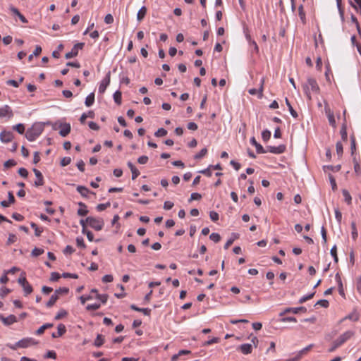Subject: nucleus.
<instances>
[{
    "label": "nucleus",
    "mask_w": 361,
    "mask_h": 361,
    "mask_svg": "<svg viewBox=\"0 0 361 361\" xmlns=\"http://www.w3.org/2000/svg\"><path fill=\"white\" fill-rule=\"evenodd\" d=\"M59 298V296L56 295V294H53L50 299L49 300V301L47 302L46 305L47 307H51V306H53L55 302H56V300H58Z\"/></svg>",
    "instance_id": "72a5a7b5"
},
{
    "label": "nucleus",
    "mask_w": 361,
    "mask_h": 361,
    "mask_svg": "<svg viewBox=\"0 0 361 361\" xmlns=\"http://www.w3.org/2000/svg\"><path fill=\"white\" fill-rule=\"evenodd\" d=\"M245 38L247 40L249 45H254V51L255 53H258L259 48H258V46H257L256 42L255 40L252 39L251 36L248 33H247L245 35Z\"/></svg>",
    "instance_id": "4be33fe9"
},
{
    "label": "nucleus",
    "mask_w": 361,
    "mask_h": 361,
    "mask_svg": "<svg viewBox=\"0 0 361 361\" xmlns=\"http://www.w3.org/2000/svg\"><path fill=\"white\" fill-rule=\"evenodd\" d=\"M298 15H299V17H300L301 21L303 23H305V22H306V17H305V13L304 11V8H303V6L302 5H300L298 7Z\"/></svg>",
    "instance_id": "7c9ffc66"
},
{
    "label": "nucleus",
    "mask_w": 361,
    "mask_h": 361,
    "mask_svg": "<svg viewBox=\"0 0 361 361\" xmlns=\"http://www.w3.org/2000/svg\"><path fill=\"white\" fill-rule=\"evenodd\" d=\"M53 326V324H50V323H47V324H43L42 326H41L36 331V334L37 335H41L44 333V331L49 329V328H51Z\"/></svg>",
    "instance_id": "cd10ccee"
},
{
    "label": "nucleus",
    "mask_w": 361,
    "mask_h": 361,
    "mask_svg": "<svg viewBox=\"0 0 361 361\" xmlns=\"http://www.w3.org/2000/svg\"><path fill=\"white\" fill-rule=\"evenodd\" d=\"M57 330H58V331H56L57 334H56V333L52 334L51 336L53 338H57V337L62 336L63 334H65V332L66 331V326L62 324H60L58 325Z\"/></svg>",
    "instance_id": "aec40b11"
},
{
    "label": "nucleus",
    "mask_w": 361,
    "mask_h": 361,
    "mask_svg": "<svg viewBox=\"0 0 361 361\" xmlns=\"http://www.w3.org/2000/svg\"><path fill=\"white\" fill-rule=\"evenodd\" d=\"M71 162V157H63L61 160V165L62 166H68Z\"/></svg>",
    "instance_id": "e2e57ef3"
},
{
    "label": "nucleus",
    "mask_w": 361,
    "mask_h": 361,
    "mask_svg": "<svg viewBox=\"0 0 361 361\" xmlns=\"http://www.w3.org/2000/svg\"><path fill=\"white\" fill-rule=\"evenodd\" d=\"M0 320L5 326H10L18 322L17 317L13 314L5 317L2 314H0Z\"/></svg>",
    "instance_id": "6e6552de"
},
{
    "label": "nucleus",
    "mask_w": 361,
    "mask_h": 361,
    "mask_svg": "<svg viewBox=\"0 0 361 361\" xmlns=\"http://www.w3.org/2000/svg\"><path fill=\"white\" fill-rule=\"evenodd\" d=\"M336 153L341 157L343 154V145L341 142H337L336 145Z\"/></svg>",
    "instance_id": "603ef678"
},
{
    "label": "nucleus",
    "mask_w": 361,
    "mask_h": 361,
    "mask_svg": "<svg viewBox=\"0 0 361 361\" xmlns=\"http://www.w3.org/2000/svg\"><path fill=\"white\" fill-rule=\"evenodd\" d=\"M15 165H16V162L13 159L7 160L6 161H5V163L4 164L5 168H10V167L14 166Z\"/></svg>",
    "instance_id": "bf43d9fd"
},
{
    "label": "nucleus",
    "mask_w": 361,
    "mask_h": 361,
    "mask_svg": "<svg viewBox=\"0 0 361 361\" xmlns=\"http://www.w3.org/2000/svg\"><path fill=\"white\" fill-rule=\"evenodd\" d=\"M38 344V342L32 338H24L15 343L13 346H10L11 349H16L17 348H26L32 345Z\"/></svg>",
    "instance_id": "20e7f679"
},
{
    "label": "nucleus",
    "mask_w": 361,
    "mask_h": 361,
    "mask_svg": "<svg viewBox=\"0 0 361 361\" xmlns=\"http://www.w3.org/2000/svg\"><path fill=\"white\" fill-rule=\"evenodd\" d=\"M94 117V113L92 111H89L87 113H83L80 118V121L83 123L87 118H93Z\"/></svg>",
    "instance_id": "b1692460"
},
{
    "label": "nucleus",
    "mask_w": 361,
    "mask_h": 361,
    "mask_svg": "<svg viewBox=\"0 0 361 361\" xmlns=\"http://www.w3.org/2000/svg\"><path fill=\"white\" fill-rule=\"evenodd\" d=\"M351 228H352L351 235H352L353 239L354 240H355L357 238L358 234H357V231L356 225H355V222L351 223Z\"/></svg>",
    "instance_id": "ea45409f"
},
{
    "label": "nucleus",
    "mask_w": 361,
    "mask_h": 361,
    "mask_svg": "<svg viewBox=\"0 0 361 361\" xmlns=\"http://www.w3.org/2000/svg\"><path fill=\"white\" fill-rule=\"evenodd\" d=\"M104 336L101 334H98L95 341H94V345L97 346V347H100L102 345V344L104 343Z\"/></svg>",
    "instance_id": "c9c22d12"
},
{
    "label": "nucleus",
    "mask_w": 361,
    "mask_h": 361,
    "mask_svg": "<svg viewBox=\"0 0 361 361\" xmlns=\"http://www.w3.org/2000/svg\"><path fill=\"white\" fill-rule=\"evenodd\" d=\"M113 279H114L113 276L111 274H106L102 277V281L104 283H110V282L113 281Z\"/></svg>",
    "instance_id": "338daca9"
},
{
    "label": "nucleus",
    "mask_w": 361,
    "mask_h": 361,
    "mask_svg": "<svg viewBox=\"0 0 361 361\" xmlns=\"http://www.w3.org/2000/svg\"><path fill=\"white\" fill-rule=\"evenodd\" d=\"M147 13V8L145 6H142L137 13V19L138 21H141L145 16Z\"/></svg>",
    "instance_id": "5701e85b"
},
{
    "label": "nucleus",
    "mask_w": 361,
    "mask_h": 361,
    "mask_svg": "<svg viewBox=\"0 0 361 361\" xmlns=\"http://www.w3.org/2000/svg\"><path fill=\"white\" fill-rule=\"evenodd\" d=\"M111 205L110 202H108L106 203H104V204H99L97 206V210L98 212H102V211H104V209H106V208L109 207Z\"/></svg>",
    "instance_id": "09e8293b"
},
{
    "label": "nucleus",
    "mask_w": 361,
    "mask_h": 361,
    "mask_svg": "<svg viewBox=\"0 0 361 361\" xmlns=\"http://www.w3.org/2000/svg\"><path fill=\"white\" fill-rule=\"evenodd\" d=\"M44 358H56V353L54 350H49L46 355H44Z\"/></svg>",
    "instance_id": "680f3d73"
},
{
    "label": "nucleus",
    "mask_w": 361,
    "mask_h": 361,
    "mask_svg": "<svg viewBox=\"0 0 361 361\" xmlns=\"http://www.w3.org/2000/svg\"><path fill=\"white\" fill-rule=\"evenodd\" d=\"M264 78H262L260 80V86L258 90L255 88H252L248 90V92L251 95H255L256 94H258V98L261 99L263 97V90H264Z\"/></svg>",
    "instance_id": "9d476101"
},
{
    "label": "nucleus",
    "mask_w": 361,
    "mask_h": 361,
    "mask_svg": "<svg viewBox=\"0 0 361 361\" xmlns=\"http://www.w3.org/2000/svg\"><path fill=\"white\" fill-rule=\"evenodd\" d=\"M360 318V314L359 313L357 312V310H354L351 313H350L349 314H348L347 316H345L342 320H345V319H349V320H352V321H354V322H356Z\"/></svg>",
    "instance_id": "6ab92c4d"
},
{
    "label": "nucleus",
    "mask_w": 361,
    "mask_h": 361,
    "mask_svg": "<svg viewBox=\"0 0 361 361\" xmlns=\"http://www.w3.org/2000/svg\"><path fill=\"white\" fill-rule=\"evenodd\" d=\"M307 309L305 307H288L286 308L283 312L280 313V316H283V314L286 313L292 312L293 314H298L300 312H306Z\"/></svg>",
    "instance_id": "9b49d317"
},
{
    "label": "nucleus",
    "mask_w": 361,
    "mask_h": 361,
    "mask_svg": "<svg viewBox=\"0 0 361 361\" xmlns=\"http://www.w3.org/2000/svg\"><path fill=\"white\" fill-rule=\"evenodd\" d=\"M94 298L92 295H89L87 296L82 295L80 297V300L82 304H85L87 300H90Z\"/></svg>",
    "instance_id": "69168bd1"
},
{
    "label": "nucleus",
    "mask_w": 361,
    "mask_h": 361,
    "mask_svg": "<svg viewBox=\"0 0 361 361\" xmlns=\"http://www.w3.org/2000/svg\"><path fill=\"white\" fill-rule=\"evenodd\" d=\"M209 217L212 221H216L219 220V214L214 211H212L209 213Z\"/></svg>",
    "instance_id": "6e6d98bb"
},
{
    "label": "nucleus",
    "mask_w": 361,
    "mask_h": 361,
    "mask_svg": "<svg viewBox=\"0 0 361 361\" xmlns=\"http://www.w3.org/2000/svg\"><path fill=\"white\" fill-rule=\"evenodd\" d=\"M94 102V94L90 93L87 97L85 98V105L89 107L91 106Z\"/></svg>",
    "instance_id": "bb28decb"
},
{
    "label": "nucleus",
    "mask_w": 361,
    "mask_h": 361,
    "mask_svg": "<svg viewBox=\"0 0 361 361\" xmlns=\"http://www.w3.org/2000/svg\"><path fill=\"white\" fill-rule=\"evenodd\" d=\"M16 240H17V238H16V235L11 233L8 235V240H7L6 243L8 245H9L15 243L16 241Z\"/></svg>",
    "instance_id": "052dcab7"
},
{
    "label": "nucleus",
    "mask_w": 361,
    "mask_h": 361,
    "mask_svg": "<svg viewBox=\"0 0 361 361\" xmlns=\"http://www.w3.org/2000/svg\"><path fill=\"white\" fill-rule=\"evenodd\" d=\"M334 212H335V217H336L338 223L341 224V220H342L341 212H340V210L338 208L335 209Z\"/></svg>",
    "instance_id": "4d7b16f0"
},
{
    "label": "nucleus",
    "mask_w": 361,
    "mask_h": 361,
    "mask_svg": "<svg viewBox=\"0 0 361 361\" xmlns=\"http://www.w3.org/2000/svg\"><path fill=\"white\" fill-rule=\"evenodd\" d=\"M286 104L287 105V106L288 107V110L291 114V116L293 117V118H297L298 117V113L293 109V106H291L290 102L288 101V99L287 98H286Z\"/></svg>",
    "instance_id": "473e14b6"
},
{
    "label": "nucleus",
    "mask_w": 361,
    "mask_h": 361,
    "mask_svg": "<svg viewBox=\"0 0 361 361\" xmlns=\"http://www.w3.org/2000/svg\"><path fill=\"white\" fill-rule=\"evenodd\" d=\"M330 253L331 255V256L334 257V262H338V256H337V247H336V245H334L331 250H330Z\"/></svg>",
    "instance_id": "a18cd8bd"
},
{
    "label": "nucleus",
    "mask_w": 361,
    "mask_h": 361,
    "mask_svg": "<svg viewBox=\"0 0 361 361\" xmlns=\"http://www.w3.org/2000/svg\"><path fill=\"white\" fill-rule=\"evenodd\" d=\"M69 291V289L68 288H59V289H56L55 290V294H56L58 296L59 294H66V293H68Z\"/></svg>",
    "instance_id": "13d9d810"
},
{
    "label": "nucleus",
    "mask_w": 361,
    "mask_h": 361,
    "mask_svg": "<svg viewBox=\"0 0 361 361\" xmlns=\"http://www.w3.org/2000/svg\"><path fill=\"white\" fill-rule=\"evenodd\" d=\"M250 143L255 147L256 151L258 154H264L267 153V151L264 149V147L257 142L255 137L250 138Z\"/></svg>",
    "instance_id": "a211bd4d"
},
{
    "label": "nucleus",
    "mask_w": 361,
    "mask_h": 361,
    "mask_svg": "<svg viewBox=\"0 0 361 361\" xmlns=\"http://www.w3.org/2000/svg\"><path fill=\"white\" fill-rule=\"evenodd\" d=\"M30 226L35 230V235L36 236H40L41 235V234L43 232V228H42L38 227L37 225L35 223H34V222H32L30 224Z\"/></svg>",
    "instance_id": "c85d7f7f"
},
{
    "label": "nucleus",
    "mask_w": 361,
    "mask_h": 361,
    "mask_svg": "<svg viewBox=\"0 0 361 361\" xmlns=\"http://www.w3.org/2000/svg\"><path fill=\"white\" fill-rule=\"evenodd\" d=\"M85 221L92 228L97 231H101L104 226V220L102 218L88 216Z\"/></svg>",
    "instance_id": "39448f33"
},
{
    "label": "nucleus",
    "mask_w": 361,
    "mask_h": 361,
    "mask_svg": "<svg viewBox=\"0 0 361 361\" xmlns=\"http://www.w3.org/2000/svg\"><path fill=\"white\" fill-rule=\"evenodd\" d=\"M43 130L44 125L41 123H36L27 130L25 137L29 141H34L42 134Z\"/></svg>",
    "instance_id": "f257e3e1"
},
{
    "label": "nucleus",
    "mask_w": 361,
    "mask_h": 361,
    "mask_svg": "<svg viewBox=\"0 0 361 361\" xmlns=\"http://www.w3.org/2000/svg\"><path fill=\"white\" fill-rule=\"evenodd\" d=\"M353 335L354 332L353 331H346L332 343V345L329 349V351L334 352L337 348L349 340Z\"/></svg>",
    "instance_id": "7ed1b4c3"
},
{
    "label": "nucleus",
    "mask_w": 361,
    "mask_h": 361,
    "mask_svg": "<svg viewBox=\"0 0 361 361\" xmlns=\"http://www.w3.org/2000/svg\"><path fill=\"white\" fill-rule=\"evenodd\" d=\"M68 314V312L65 310H61L58 312V313L56 314V315L55 316V319L56 320H59L61 319V318L66 317V315Z\"/></svg>",
    "instance_id": "37998d69"
},
{
    "label": "nucleus",
    "mask_w": 361,
    "mask_h": 361,
    "mask_svg": "<svg viewBox=\"0 0 361 361\" xmlns=\"http://www.w3.org/2000/svg\"><path fill=\"white\" fill-rule=\"evenodd\" d=\"M267 152H270L275 154H282L286 150V146L284 145H280L277 147L274 146H267L265 149Z\"/></svg>",
    "instance_id": "1a4fd4ad"
},
{
    "label": "nucleus",
    "mask_w": 361,
    "mask_h": 361,
    "mask_svg": "<svg viewBox=\"0 0 361 361\" xmlns=\"http://www.w3.org/2000/svg\"><path fill=\"white\" fill-rule=\"evenodd\" d=\"M25 293V295H29L32 292V287L31 285L27 282H26L23 286H22Z\"/></svg>",
    "instance_id": "e433bc0d"
},
{
    "label": "nucleus",
    "mask_w": 361,
    "mask_h": 361,
    "mask_svg": "<svg viewBox=\"0 0 361 361\" xmlns=\"http://www.w3.org/2000/svg\"><path fill=\"white\" fill-rule=\"evenodd\" d=\"M13 129L18 131L20 134H23L25 132V126L22 123H18L14 126Z\"/></svg>",
    "instance_id": "49530a36"
},
{
    "label": "nucleus",
    "mask_w": 361,
    "mask_h": 361,
    "mask_svg": "<svg viewBox=\"0 0 361 361\" xmlns=\"http://www.w3.org/2000/svg\"><path fill=\"white\" fill-rule=\"evenodd\" d=\"M304 92L308 99H311V92L317 93L319 91V85L315 79L308 78L307 82L302 85Z\"/></svg>",
    "instance_id": "f03ea898"
},
{
    "label": "nucleus",
    "mask_w": 361,
    "mask_h": 361,
    "mask_svg": "<svg viewBox=\"0 0 361 361\" xmlns=\"http://www.w3.org/2000/svg\"><path fill=\"white\" fill-rule=\"evenodd\" d=\"M238 238V234L233 233L231 237L225 243L224 248L227 250L233 243L234 240Z\"/></svg>",
    "instance_id": "393cba45"
},
{
    "label": "nucleus",
    "mask_w": 361,
    "mask_h": 361,
    "mask_svg": "<svg viewBox=\"0 0 361 361\" xmlns=\"http://www.w3.org/2000/svg\"><path fill=\"white\" fill-rule=\"evenodd\" d=\"M60 128L59 134L62 137L67 136L71 132V125L69 123H65L60 124Z\"/></svg>",
    "instance_id": "dca6fc26"
},
{
    "label": "nucleus",
    "mask_w": 361,
    "mask_h": 361,
    "mask_svg": "<svg viewBox=\"0 0 361 361\" xmlns=\"http://www.w3.org/2000/svg\"><path fill=\"white\" fill-rule=\"evenodd\" d=\"M44 253V250L41 248L35 247L31 252L32 257H38Z\"/></svg>",
    "instance_id": "c03bdc74"
},
{
    "label": "nucleus",
    "mask_w": 361,
    "mask_h": 361,
    "mask_svg": "<svg viewBox=\"0 0 361 361\" xmlns=\"http://www.w3.org/2000/svg\"><path fill=\"white\" fill-rule=\"evenodd\" d=\"M77 191L82 196L86 197L87 195L90 192L88 188L85 186L78 185L77 187Z\"/></svg>",
    "instance_id": "a878e982"
},
{
    "label": "nucleus",
    "mask_w": 361,
    "mask_h": 361,
    "mask_svg": "<svg viewBox=\"0 0 361 361\" xmlns=\"http://www.w3.org/2000/svg\"><path fill=\"white\" fill-rule=\"evenodd\" d=\"M74 251H75V250L73 248V247H72V246H71V245H67V246L65 247L64 250H63V253H64L65 255H71L72 253H73V252H74Z\"/></svg>",
    "instance_id": "774afa93"
},
{
    "label": "nucleus",
    "mask_w": 361,
    "mask_h": 361,
    "mask_svg": "<svg viewBox=\"0 0 361 361\" xmlns=\"http://www.w3.org/2000/svg\"><path fill=\"white\" fill-rule=\"evenodd\" d=\"M80 208L78 210V214L81 216H84L87 214L88 210L87 209L86 205L82 202L78 203Z\"/></svg>",
    "instance_id": "412c9836"
},
{
    "label": "nucleus",
    "mask_w": 361,
    "mask_h": 361,
    "mask_svg": "<svg viewBox=\"0 0 361 361\" xmlns=\"http://www.w3.org/2000/svg\"><path fill=\"white\" fill-rule=\"evenodd\" d=\"M84 47V43H77L73 46L71 51L66 54V59H69L76 56L78 54V51L82 49Z\"/></svg>",
    "instance_id": "423d86ee"
},
{
    "label": "nucleus",
    "mask_w": 361,
    "mask_h": 361,
    "mask_svg": "<svg viewBox=\"0 0 361 361\" xmlns=\"http://www.w3.org/2000/svg\"><path fill=\"white\" fill-rule=\"evenodd\" d=\"M13 137V133L10 131L4 130L0 133V140L2 142L8 143L12 140Z\"/></svg>",
    "instance_id": "ddd939ff"
},
{
    "label": "nucleus",
    "mask_w": 361,
    "mask_h": 361,
    "mask_svg": "<svg viewBox=\"0 0 361 361\" xmlns=\"http://www.w3.org/2000/svg\"><path fill=\"white\" fill-rule=\"evenodd\" d=\"M76 244H77V246L80 248L85 249L86 247V245L84 243V240L81 237H78L76 238Z\"/></svg>",
    "instance_id": "3c124183"
},
{
    "label": "nucleus",
    "mask_w": 361,
    "mask_h": 361,
    "mask_svg": "<svg viewBox=\"0 0 361 361\" xmlns=\"http://www.w3.org/2000/svg\"><path fill=\"white\" fill-rule=\"evenodd\" d=\"M271 137V132L270 130L266 129L262 133V138L264 142L268 141Z\"/></svg>",
    "instance_id": "4c0bfd02"
},
{
    "label": "nucleus",
    "mask_w": 361,
    "mask_h": 361,
    "mask_svg": "<svg viewBox=\"0 0 361 361\" xmlns=\"http://www.w3.org/2000/svg\"><path fill=\"white\" fill-rule=\"evenodd\" d=\"M114 99L116 104H121V92L119 90H117L114 92Z\"/></svg>",
    "instance_id": "58836bf2"
},
{
    "label": "nucleus",
    "mask_w": 361,
    "mask_h": 361,
    "mask_svg": "<svg viewBox=\"0 0 361 361\" xmlns=\"http://www.w3.org/2000/svg\"><path fill=\"white\" fill-rule=\"evenodd\" d=\"M94 298L99 300L103 304H105L108 299V296L106 294L97 293V295L94 296Z\"/></svg>",
    "instance_id": "79ce46f5"
},
{
    "label": "nucleus",
    "mask_w": 361,
    "mask_h": 361,
    "mask_svg": "<svg viewBox=\"0 0 361 361\" xmlns=\"http://www.w3.org/2000/svg\"><path fill=\"white\" fill-rule=\"evenodd\" d=\"M325 112L326 114L329 124L334 128H336V122L334 118V113L331 111L329 107L325 108Z\"/></svg>",
    "instance_id": "2eb2a0df"
},
{
    "label": "nucleus",
    "mask_w": 361,
    "mask_h": 361,
    "mask_svg": "<svg viewBox=\"0 0 361 361\" xmlns=\"http://www.w3.org/2000/svg\"><path fill=\"white\" fill-rule=\"evenodd\" d=\"M41 52H42L41 47L39 45L36 46L35 49L33 51V53L28 56V61H31L32 60L34 56H37L38 55L40 54Z\"/></svg>",
    "instance_id": "2f4dec72"
},
{
    "label": "nucleus",
    "mask_w": 361,
    "mask_h": 361,
    "mask_svg": "<svg viewBox=\"0 0 361 361\" xmlns=\"http://www.w3.org/2000/svg\"><path fill=\"white\" fill-rule=\"evenodd\" d=\"M100 306H101L100 303H94V304L87 305V306L86 307V309L87 310H98L100 307Z\"/></svg>",
    "instance_id": "5fc2aeb1"
},
{
    "label": "nucleus",
    "mask_w": 361,
    "mask_h": 361,
    "mask_svg": "<svg viewBox=\"0 0 361 361\" xmlns=\"http://www.w3.org/2000/svg\"><path fill=\"white\" fill-rule=\"evenodd\" d=\"M202 198V195L200 193L197 192H193L190 195V198L189 200V202L192 200H199Z\"/></svg>",
    "instance_id": "0e129e2a"
},
{
    "label": "nucleus",
    "mask_w": 361,
    "mask_h": 361,
    "mask_svg": "<svg viewBox=\"0 0 361 361\" xmlns=\"http://www.w3.org/2000/svg\"><path fill=\"white\" fill-rule=\"evenodd\" d=\"M238 349L244 355L250 354L252 351V345L250 343H244L240 345Z\"/></svg>",
    "instance_id": "f3484780"
},
{
    "label": "nucleus",
    "mask_w": 361,
    "mask_h": 361,
    "mask_svg": "<svg viewBox=\"0 0 361 361\" xmlns=\"http://www.w3.org/2000/svg\"><path fill=\"white\" fill-rule=\"evenodd\" d=\"M313 347L312 344L309 345L308 346L305 347V348L300 350L295 355V357H298V361L300 360L302 356L305 354L307 351H309Z\"/></svg>",
    "instance_id": "c756f323"
},
{
    "label": "nucleus",
    "mask_w": 361,
    "mask_h": 361,
    "mask_svg": "<svg viewBox=\"0 0 361 361\" xmlns=\"http://www.w3.org/2000/svg\"><path fill=\"white\" fill-rule=\"evenodd\" d=\"M110 71H109L105 78L101 81L98 89L99 93L103 94L106 91V87L110 83Z\"/></svg>",
    "instance_id": "0eeeda50"
},
{
    "label": "nucleus",
    "mask_w": 361,
    "mask_h": 361,
    "mask_svg": "<svg viewBox=\"0 0 361 361\" xmlns=\"http://www.w3.org/2000/svg\"><path fill=\"white\" fill-rule=\"evenodd\" d=\"M13 114L12 111V109L8 105H4L1 107H0V118H11L13 117Z\"/></svg>",
    "instance_id": "f8f14e48"
},
{
    "label": "nucleus",
    "mask_w": 361,
    "mask_h": 361,
    "mask_svg": "<svg viewBox=\"0 0 361 361\" xmlns=\"http://www.w3.org/2000/svg\"><path fill=\"white\" fill-rule=\"evenodd\" d=\"M209 238L214 241V243H218L221 240V236L219 233H212L210 235H209Z\"/></svg>",
    "instance_id": "8fccbe9b"
},
{
    "label": "nucleus",
    "mask_w": 361,
    "mask_h": 361,
    "mask_svg": "<svg viewBox=\"0 0 361 361\" xmlns=\"http://www.w3.org/2000/svg\"><path fill=\"white\" fill-rule=\"evenodd\" d=\"M167 134V130L163 128H159L155 133H154V135L156 137H164L165 135H166Z\"/></svg>",
    "instance_id": "a19ab883"
},
{
    "label": "nucleus",
    "mask_w": 361,
    "mask_h": 361,
    "mask_svg": "<svg viewBox=\"0 0 361 361\" xmlns=\"http://www.w3.org/2000/svg\"><path fill=\"white\" fill-rule=\"evenodd\" d=\"M342 193H343L345 202L348 204H351V201H352V197H351V195L349 193V192L348 190H343Z\"/></svg>",
    "instance_id": "f704fd0d"
},
{
    "label": "nucleus",
    "mask_w": 361,
    "mask_h": 361,
    "mask_svg": "<svg viewBox=\"0 0 361 361\" xmlns=\"http://www.w3.org/2000/svg\"><path fill=\"white\" fill-rule=\"evenodd\" d=\"M33 172L35 173V175L36 176V180L35 181V185L36 187L42 186L44 185V178L42 173L36 169H33Z\"/></svg>",
    "instance_id": "4468645a"
},
{
    "label": "nucleus",
    "mask_w": 361,
    "mask_h": 361,
    "mask_svg": "<svg viewBox=\"0 0 361 361\" xmlns=\"http://www.w3.org/2000/svg\"><path fill=\"white\" fill-rule=\"evenodd\" d=\"M314 293H312L309 295L302 296V298H300V300L298 301L299 303L302 304V303L306 302L307 300L311 299L314 296Z\"/></svg>",
    "instance_id": "864d4df0"
},
{
    "label": "nucleus",
    "mask_w": 361,
    "mask_h": 361,
    "mask_svg": "<svg viewBox=\"0 0 361 361\" xmlns=\"http://www.w3.org/2000/svg\"><path fill=\"white\" fill-rule=\"evenodd\" d=\"M207 153V148H203L200 150V152L199 153H197V154L195 155V159H200L202 158L203 157H204Z\"/></svg>",
    "instance_id": "de8ad7c7"
}]
</instances>
